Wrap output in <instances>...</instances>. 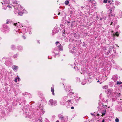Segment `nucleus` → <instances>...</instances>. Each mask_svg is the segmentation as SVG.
<instances>
[{
  "label": "nucleus",
  "instance_id": "obj_17",
  "mask_svg": "<svg viewBox=\"0 0 122 122\" xmlns=\"http://www.w3.org/2000/svg\"><path fill=\"white\" fill-rule=\"evenodd\" d=\"M7 7H8L9 8H10L11 7L10 5H8L7 6Z\"/></svg>",
  "mask_w": 122,
  "mask_h": 122
},
{
  "label": "nucleus",
  "instance_id": "obj_12",
  "mask_svg": "<svg viewBox=\"0 0 122 122\" xmlns=\"http://www.w3.org/2000/svg\"><path fill=\"white\" fill-rule=\"evenodd\" d=\"M17 79H18V81H19V80L20 79V78H18V77H17V78H16L15 79V81L16 82H17Z\"/></svg>",
  "mask_w": 122,
  "mask_h": 122
},
{
  "label": "nucleus",
  "instance_id": "obj_14",
  "mask_svg": "<svg viewBox=\"0 0 122 122\" xmlns=\"http://www.w3.org/2000/svg\"><path fill=\"white\" fill-rule=\"evenodd\" d=\"M117 96L118 97H120L121 96V94L120 93H119L117 94Z\"/></svg>",
  "mask_w": 122,
  "mask_h": 122
},
{
  "label": "nucleus",
  "instance_id": "obj_30",
  "mask_svg": "<svg viewBox=\"0 0 122 122\" xmlns=\"http://www.w3.org/2000/svg\"><path fill=\"white\" fill-rule=\"evenodd\" d=\"M117 46V47H118V46Z\"/></svg>",
  "mask_w": 122,
  "mask_h": 122
},
{
  "label": "nucleus",
  "instance_id": "obj_19",
  "mask_svg": "<svg viewBox=\"0 0 122 122\" xmlns=\"http://www.w3.org/2000/svg\"><path fill=\"white\" fill-rule=\"evenodd\" d=\"M74 108V107H71V108L72 109H73Z\"/></svg>",
  "mask_w": 122,
  "mask_h": 122
},
{
  "label": "nucleus",
  "instance_id": "obj_3",
  "mask_svg": "<svg viewBox=\"0 0 122 122\" xmlns=\"http://www.w3.org/2000/svg\"><path fill=\"white\" fill-rule=\"evenodd\" d=\"M12 67L14 71H15V70H16L18 68V67L15 65L13 66Z\"/></svg>",
  "mask_w": 122,
  "mask_h": 122
},
{
  "label": "nucleus",
  "instance_id": "obj_16",
  "mask_svg": "<svg viewBox=\"0 0 122 122\" xmlns=\"http://www.w3.org/2000/svg\"><path fill=\"white\" fill-rule=\"evenodd\" d=\"M104 3H106L107 2V0H104Z\"/></svg>",
  "mask_w": 122,
  "mask_h": 122
},
{
  "label": "nucleus",
  "instance_id": "obj_15",
  "mask_svg": "<svg viewBox=\"0 0 122 122\" xmlns=\"http://www.w3.org/2000/svg\"><path fill=\"white\" fill-rule=\"evenodd\" d=\"M17 24V23H14V24H13V25H15V26H16V25Z\"/></svg>",
  "mask_w": 122,
  "mask_h": 122
},
{
  "label": "nucleus",
  "instance_id": "obj_33",
  "mask_svg": "<svg viewBox=\"0 0 122 122\" xmlns=\"http://www.w3.org/2000/svg\"><path fill=\"white\" fill-rule=\"evenodd\" d=\"M18 23H19V22H18Z\"/></svg>",
  "mask_w": 122,
  "mask_h": 122
},
{
  "label": "nucleus",
  "instance_id": "obj_25",
  "mask_svg": "<svg viewBox=\"0 0 122 122\" xmlns=\"http://www.w3.org/2000/svg\"><path fill=\"white\" fill-rule=\"evenodd\" d=\"M56 122H59L58 121H57Z\"/></svg>",
  "mask_w": 122,
  "mask_h": 122
},
{
  "label": "nucleus",
  "instance_id": "obj_1",
  "mask_svg": "<svg viewBox=\"0 0 122 122\" xmlns=\"http://www.w3.org/2000/svg\"><path fill=\"white\" fill-rule=\"evenodd\" d=\"M49 102L50 104L51 105L56 106L57 105V101L55 100H53L52 99H51L50 100Z\"/></svg>",
  "mask_w": 122,
  "mask_h": 122
},
{
  "label": "nucleus",
  "instance_id": "obj_24",
  "mask_svg": "<svg viewBox=\"0 0 122 122\" xmlns=\"http://www.w3.org/2000/svg\"><path fill=\"white\" fill-rule=\"evenodd\" d=\"M58 43V42L57 41L56 42V43Z\"/></svg>",
  "mask_w": 122,
  "mask_h": 122
},
{
  "label": "nucleus",
  "instance_id": "obj_7",
  "mask_svg": "<svg viewBox=\"0 0 122 122\" xmlns=\"http://www.w3.org/2000/svg\"><path fill=\"white\" fill-rule=\"evenodd\" d=\"M119 34L118 32H116V33L115 34H113V36H119Z\"/></svg>",
  "mask_w": 122,
  "mask_h": 122
},
{
  "label": "nucleus",
  "instance_id": "obj_28",
  "mask_svg": "<svg viewBox=\"0 0 122 122\" xmlns=\"http://www.w3.org/2000/svg\"><path fill=\"white\" fill-rule=\"evenodd\" d=\"M20 7H21V6H20Z\"/></svg>",
  "mask_w": 122,
  "mask_h": 122
},
{
  "label": "nucleus",
  "instance_id": "obj_26",
  "mask_svg": "<svg viewBox=\"0 0 122 122\" xmlns=\"http://www.w3.org/2000/svg\"><path fill=\"white\" fill-rule=\"evenodd\" d=\"M97 115L98 116H99V114H97Z\"/></svg>",
  "mask_w": 122,
  "mask_h": 122
},
{
  "label": "nucleus",
  "instance_id": "obj_8",
  "mask_svg": "<svg viewBox=\"0 0 122 122\" xmlns=\"http://www.w3.org/2000/svg\"><path fill=\"white\" fill-rule=\"evenodd\" d=\"M62 48V46L61 45L58 46V49L59 50H61Z\"/></svg>",
  "mask_w": 122,
  "mask_h": 122
},
{
  "label": "nucleus",
  "instance_id": "obj_10",
  "mask_svg": "<svg viewBox=\"0 0 122 122\" xmlns=\"http://www.w3.org/2000/svg\"><path fill=\"white\" fill-rule=\"evenodd\" d=\"M69 2L68 0L66 1H65V3L66 5H67L69 3Z\"/></svg>",
  "mask_w": 122,
  "mask_h": 122
},
{
  "label": "nucleus",
  "instance_id": "obj_18",
  "mask_svg": "<svg viewBox=\"0 0 122 122\" xmlns=\"http://www.w3.org/2000/svg\"><path fill=\"white\" fill-rule=\"evenodd\" d=\"M102 105L103 106V107H107V106L106 105Z\"/></svg>",
  "mask_w": 122,
  "mask_h": 122
},
{
  "label": "nucleus",
  "instance_id": "obj_27",
  "mask_svg": "<svg viewBox=\"0 0 122 122\" xmlns=\"http://www.w3.org/2000/svg\"><path fill=\"white\" fill-rule=\"evenodd\" d=\"M112 22H111V25H112Z\"/></svg>",
  "mask_w": 122,
  "mask_h": 122
},
{
  "label": "nucleus",
  "instance_id": "obj_13",
  "mask_svg": "<svg viewBox=\"0 0 122 122\" xmlns=\"http://www.w3.org/2000/svg\"><path fill=\"white\" fill-rule=\"evenodd\" d=\"M116 122H118L119 121V120L118 118H116L115 120Z\"/></svg>",
  "mask_w": 122,
  "mask_h": 122
},
{
  "label": "nucleus",
  "instance_id": "obj_11",
  "mask_svg": "<svg viewBox=\"0 0 122 122\" xmlns=\"http://www.w3.org/2000/svg\"><path fill=\"white\" fill-rule=\"evenodd\" d=\"M18 14L20 15H23V14L21 12H18Z\"/></svg>",
  "mask_w": 122,
  "mask_h": 122
},
{
  "label": "nucleus",
  "instance_id": "obj_20",
  "mask_svg": "<svg viewBox=\"0 0 122 122\" xmlns=\"http://www.w3.org/2000/svg\"><path fill=\"white\" fill-rule=\"evenodd\" d=\"M105 122L104 120V119L103 120L102 122Z\"/></svg>",
  "mask_w": 122,
  "mask_h": 122
},
{
  "label": "nucleus",
  "instance_id": "obj_23",
  "mask_svg": "<svg viewBox=\"0 0 122 122\" xmlns=\"http://www.w3.org/2000/svg\"><path fill=\"white\" fill-rule=\"evenodd\" d=\"M102 18H100V20H102Z\"/></svg>",
  "mask_w": 122,
  "mask_h": 122
},
{
  "label": "nucleus",
  "instance_id": "obj_29",
  "mask_svg": "<svg viewBox=\"0 0 122 122\" xmlns=\"http://www.w3.org/2000/svg\"><path fill=\"white\" fill-rule=\"evenodd\" d=\"M99 81H97V82H99Z\"/></svg>",
  "mask_w": 122,
  "mask_h": 122
},
{
  "label": "nucleus",
  "instance_id": "obj_32",
  "mask_svg": "<svg viewBox=\"0 0 122 122\" xmlns=\"http://www.w3.org/2000/svg\"><path fill=\"white\" fill-rule=\"evenodd\" d=\"M90 1L91 2V0H90Z\"/></svg>",
  "mask_w": 122,
  "mask_h": 122
},
{
  "label": "nucleus",
  "instance_id": "obj_22",
  "mask_svg": "<svg viewBox=\"0 0 122 122\" xmlns=\"http://www.w3.org/2000/svg\"><path fill=\"white\" fill-rule=\"evenodd\" d=\"M23 38H24V39H25V36H23Z\"/></svg>",
  "mask_w": 122,
  "mask_h": 122
},
{
  "label": "nucleus",
  "instance_id": "obj_4",
  "mask_svg": "<svg viewBox=\"0 0 122 122\" xmlns=\"http://www.w3.org/2000/svg\"><path fill=\"white\" fill-rule=\"evenodd\" d=\"M106 110H103L102 112V115H101L102 116H103L106 113Z\"/></svg>",
  "mask_w": 122,
  "mask_h": 122
},
{
  "label": "nucleus",
  "instance_id": "obj_2",
  "mask_svg": "<svg viewBox=\"0 0 122 122\" xmlns=\"http://www.w3.org/2000/svg\"><path fill=\"white\" fill-rule=\"evenodd\" d=\"M113 90L112 89H108L106 92L107 94L111 93L112 92Z\"/></svg>",
  "mask_w": 122,
  "mask_h": 122
},
{
  "label": "nucleus",
  "instance_id": "obj_31",
  "mask_svg": "<svg viewBox=\"0 0 122 122\" xmlns=\"http://www.w3.org/2000/svg\"><path fill=\"white\" fill-rule=\"evenodd\" d=\"M39 108H40V106H39Z\"/></svg>",
  "mask_w": 122,
  "mask_h": 122
},
{
  "label": "nucleus",
  "instance_id": "obj_5",
  "mask_svg": "<svg viewBox=\"0 0 122 122\" xmlns=\"http://www.w3.org/2000/svg\"><path fill=\"white\" fill-rule=\"evenodd\" d=\"M51 91L52 92V94L53 95H54V88L53 87H51Z\"/></svg>",
  "mask_w": 122,
  "mask_h": 122
},
{
  "label": "nucleus",
  "instance_id": "obj_6",
  "mask_svg": "<svg viewBox=\"0 0 122 122\" xmlns=\"http://www.w3.org/2000/svg\"><path fill=\"white\" fill-rule=\"evenodd\" d=\"M102 88L103 89H106L108 88V86H103Z\"/></svg>",
  "mask_w": 122,
  "mask_h": 122
},
{
  "label": "nucleus",
  "instance_id": "obj_21",
  "mask_svg": "<svg viewBox=\"0 0 122 122\" xmlns=\"http://www.w3.org/2000/svg\"><path fill=\"white\" fill-rule=\"evenodd\" d=\"M60 14V12H59V13H58V15H59Z\"/></svg>",
  "mask_w": 122,
  "mask_h": 122
},
{
  "label": "nucleus",
  "instance_id": "obj_9",
  "mask_svg": "<svg viewBox=\"0 0 122 122\" xmlns=\"http://www.w3.org/2000/svg\"><path fill=\"white\" fill-rule=\"evenodd\" d=\"M122 83V82H120L118 81H117V85H118V84H121Z\"/></svg>",
  "mask_w": 122,
  "mask_h": 122
}]
</instances>
